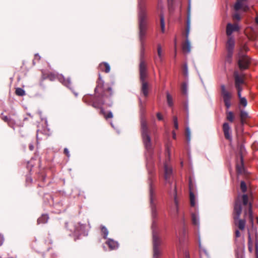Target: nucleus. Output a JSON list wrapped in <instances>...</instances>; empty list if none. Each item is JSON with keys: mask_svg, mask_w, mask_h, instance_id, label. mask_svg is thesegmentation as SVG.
Masks as SVG:
<instances>
[{"mask_svg": "<svg viewBox=\"0 0 258 258\" xmlns=\"http://www.w3.org/2000/svg\"><path fill=\"white\" fill-rule=\"evenodd\" d=\"M255 23L258 25V17L255 18Z\"/></svg>", "mask_w": 258, "mask_h": 258, "instance_id": "obj_55", "label": "nucleus"}, {"mask_svg": "<svg viewBox=\"0 0 258 258\" xmlns=\"http://www.w3.org/2000/svg\"><path fill=\"white\" fill-rule=\"evenodd\" d=\"M186 229H185V228H183V231H182V234H183L184 236H185V234H186Z\"/></svg>", "mask_w": 258, "mask_h": 258, "instance_id": "obj_53", "label": "nucleus"}, {"mask_svg": "<svg viewBox=\"0 0 258 258\" xmlns=\"http://www.w3.org/2000/svg\"><path fill=\"white\" fill-rule=\"evenodd\" d=\"M58 80L64 86H67L68 88H71L72 83L69 79H66L63 76H60L59 77Z\"/></svg>", "mask_w": 258, "mask_h": 258, "instance_id": "obj_23", "label": "nucleus"}, {"mask_svg": "<svg viewBox=\"0 0 258 258\" xmlns=\"http://www.w3.org/2000/svg\"><path fill=\"white\" fill-rule=\"evenodd\" d=\"M242 7V4L240 1H237L234 5V9L236 11L240 10Z\"/></svg>", "mask_w": 258, "mask_h": 258, "instance_id": "obj_38", "label": "nucleus"}, {"mask_svg": "<svg viewBox=\"0 0 258 258\" xmlns=\"http://www.w3.org/2000/svg\"><path fill=\"white\" fill-rule=\"evenodd\" d=\"M15 93L17 95L19 96H23L25 95V91L21 88H17L15 91Z\"/></svg>", "mask_w": 258, "mask_h": 258, "instance_id": "obj_33", "label": "nucleus"}, {"mask_svg": "<svg viewBox=\"0 0 258 258\" xmlns=\"http://www.w3.org/2000/svg\"><path fill=\"white\" fill-rule=\"evenodd\" d=\"M138 24V35L141 44V54L140 70V80L141 83V92L145 97L148 95L149 84L146 81L147 77V65L144 59L145 52V40L148 30V22L146 21L145 16L142 12L140 15Z\"/></svg>", "mask_w": 258, "mask_h": 258, "instance_id": "obj_1", "label": "nucleus"}, {"mask_svg": "<svg viewBox=\"0 0 258 258\" xmlns=\"http://www.w3.org/2000/svg\"><path fill=\"white\" fill-rule=\"evenodd\" d=\"M234 79V85L237 92H241L242 86L244 83V77L239 74L238 72L235 71L233 74Z\"/></svg>", "mask_w": 258, "mask_h": 258, "instance_id": "obj_10", "label": "nucleus"}, {"mask_svg": "<svg viewBox=\"0 0 258 258\" xmlns=\"http://www.w3.org/2000/svg\"><path fill=\"white\" fill-rule=\"evenodd\" d=\"M183 73L185 76H186L187 75L188 72V68H187V65L185 63L183 66Z\"/></svg>", "mask_w": 258, "mask_h": 258, "instance_id": "obj_41", "label": "nucleus"}, {"mask_svg": "<svg viewBox=\"0 0 258 258\" xmlns=\"http://www.w3.org/2000/svg\"><path fill=\"white\" fill-rule=\"evenodd\" d=\"M1 118L5 122H7L8 124L11 127H13L14 124H15V122L14 119L9 118L7 116L3 115V113L2 114Z\"/></svg>", "mask_w": 258, "mask_h": 258, "instance_id": "obj_22", "label": "nucleus"}, {"mask_svg": "<svg viewBox=\"0 0 258 258\" xmlns=\"http://www.w3.org/2000/svg\"><path fill=\"white\" fill-rule=\"evenodd\" d=\"M173 120L174 127L176 130H177L178 128L177 117L176 116H174L173 117Z\"/></svg>", "mask_w": 258, "mask_h": 258, "instance_id": "obj_37", "label": "nucleus"}, {"mask_svg": "<svg viewBox=\"0 0 258 258\" xmlns=\"http://www.w3.org/2000/svg\"><path fill=\"white\" fill-rule=\"evenodd\" d=\"M105 243L108 246L110 250L115 249L118 246L117 242L111 239H109L106 241Z\"/></svg>", "mask_w": 258, "mask_h": 258, "instance_id": "obj_21", "label": "nucleus"}, {"mask_svg": "<svg viewBox=\"0 0 258 258\" xmlns=\"http://www.w3.org/2000/svg\"><path fill=\"white\" fill-rule=\"evenodd\" d=\"M176 51H177V49H176V39L175 40V55H176Z\"/></svg>", "mask_w": 258, "mask_h": 258, "instance_id": "obj_54", "label": "nucleus"}, {"mask_svg": "<svg viewBox=\"0 0 258 258\" xmlns=\"http://www.w3.org/2000/svg\"><path fill=\"white\" fill-rule=\"evenodd\" d=\"M161 240L158 236L157 233L153 230V258H160L161 255V250L160 248Z\"/></svg>", "mask_w": 258, "mask_h": 258, "instance_id": "obj_6", "label": "nucleus"}, {"mask_svg": "<svg viewBox=\"0 0 258 258\" xmlns=\"http://www.w3.org/2000/svg\"><path fill=\"white\" fill-rule=\"evenodd\" d=\"M234 114L232 112L229 111L227 112L226 118L228 120L232 122L234 120Z\"/></svg>", "mask_w": 258, "mask_h": 258, "instance_id": "obj_35", "label": "nucleus"}, {"mask_svg": "<svg viewBox=\"0 0 258 258\" xmlns=\"http://www.w3.org/2000/svg\"><path fill=\"white\" fill-rule=\"evenodd\" d=\"M240 189L243 193H245L247 191V185L245 182L244 181H241L240 182Z\"/></svg>", "mask_w": 258, "mask_h": 258, "instance_id": "obj_34", "label": "nucleus"}, {"mask_svg": "<svg viewBox=\"0 0 258 258\" xmlns=\"http://www.w3.org/2000/svg\"><path fill=\"white\" fill-rule=\"evenodd\" d=\"M181 91L183 94H186L187 91V86L185 83H183L181 85Z\"/></svg>", "mask_w": 258, "mask_h": 258, "instance_id": "obj_40", "label": "nucleus"}, {"mask_svg": "<svg viewBox=\"0 0 258 258\" xmlns=\"http://www.w3.org/2000/svg\"><path fill=\"white\" fill-rule=\"evenodd\" d=\"M99 69L101 71L104 72L106 73H109L110 71L109 64L106 62L100 63L99 65Z\"/></svg>", "mask_w": 258, "mask_h": 258, "instance_id": "obj_20", "label": "nucleus"}, {"mask_svg": "<svg viewBox=\"0 0 258 258\" xmlns=\"http://www.w3.org/2000/svg\"><path fill=\"white\" fill-rule=\"evenodd\" d=\"M189 198H190V204L191 207H194L196 205L195 203V196L192 190L194 189L193 185L191 183V180H189Z\"/></svg>", "mask_w": 258, "mask_h": 258, "instance_id": "obj_16", "label": "nucleus"}, {"mask_svg": "<svg viewBox=\"0 0 258 258\" xmlns=\"http://www.w3.org/2000/svg\"><path fill=\"white\" fill-rule=\"evenodd\" d=\"M95 89V95H86L83 98L84 102L91 105L95 108H101L104 104L111 107L113 103L114 91L111 87L104 88V82L100 75Z\"/></svg>", "mask_w": 258, "mask_h": 258, "instance_id": "obj_3", "label": "nucleus"}, {"mask_svg": "<svg viewBox=\"0 0 258 258\" xmlns=\"http://www.w3.org/2000/svg\"><path fill=\"white\" fill-rule=\"evenodd\" d=\"M167 101L169 106L172 107L173 105V102L172 96L168 93H167Z\"/></svg>", "mask_w": 258, "mask_h": 258, "instance_id": "obj_31", "label": "nucleus"}, {"mask_svg": "<svg viewBox=\"0 0 258 258\" xmlns=\"http://www.w3.org/2000/svg\"><path fill=\"white\" fill-rule=\"evenodd\" d=\"M244 49L245 50H246V47H244Z\"/></svg>", "mask_w": 258, "mask_h": 258, "instance_id": "obj_60", "label": "nucleus"}, {"mask_svg": "<svg viewBox=\"0 0 258 258\" xmlns=\"http://www.w3.org/2000/svg\"><path fill=\"white\" fill-rule=\"evenodd\" d=\"M172 134L173 138L174 139H176V134H175V132L174 131H172Z\"/></svg>", "mask_w": 258, "mask_h": 258, "instance_id": "obj_52", "label": "nucleus"}, {"mask_svg": "<svg viewBox=\"0 0 258 258\" xmlns=\"http://www.w3.org/2000/svg\"><path fill=\"white\" fill-rule=\"evenodd\" d=\"M247 116H248V114L245 111H241L240 114V117L241 122L242 123H244V120L247 117Z\"/></svg>", "mask_w": 258, "mask_h": 258, "instance_id": "obj_30", "label": "nucleus"}, {"mask_svg": "<svg viewBox=\"0 0 258 258\" xmlns=\"http://www.w3.org/2000/svg\"><path fill=\"white\" fill-rule=\"evenodd\" d=\"M38 186H43V185H42V184H38Z\"/></svg>", "mask_w": 258, "mask_h": 258, "instance_id": "obj_58", "label": "nucleus"}, {"mask_svg": "<svg viewBox=\"0 0 258 258\" xmlns=\"http://www.w3.org/2000/svg\"><path fill=\"white\" fill-rule=\"evenodd\" d=\"M250 63V58L246 55L241 54V51L238 53V64L241 70L247 69Z\"/></svg>", "mask_w": 258, "mask_h": 258, "instance_id": "obj_9", "label": "nucleus"}, {"mask_svg": "<svg viewBox=\"0 0 258 258\" xmlns=\"http://www.w3.org/2000/svg\"><path fill=\"white\" fill-rule=\"evenodd\" d=\"M241 92H237V95L239 99V103L240 104L245 107L247 105V100L245 97H242L241 95Z\"/></svg>", "mask_w": 258, "mask_h": 258, "instance_id": "obj_26", "label": "nucleus"}, {"mask_svg": "<svg viewBox=\"0 0 258 258\" xmlns=\"http://www.w3.org/2000/svg\"><path fill=\"white\" fill-rule=\"evenodd\" d=\"M29 149L30 151H33L34 149V146L32 144H30L29 145Z\"/></svg>", "mask_w": 258, "mask_h": 258, "instance_id": "obj_51", "label": "nucleus"}, {"mask_svg": "<svg viewBox=\"0 0 258 258\" xmlns=\"http://www.w3.org/2000/svg\"><path fill=\"white\" fill-rule=\"evenodd\" d=\"M235 46V40L233 37H229L228 38L226 44V50L227 52L226 57V61L230 63L232 61V58L233 53V50Z\"/></svg>", "mask_w": 258, "mask_h": 258, "instance_id": "obj_7", "label": "nucleus"}, {"mask_svg": "<svg viewBox=\"0 0 258 258\" xmlns=\"http://www.w3.org/2000/svg\"><path fill=\"white\" fill-rule=\"evenodd\" d=\"M149 198L150 205L152 211V215L153 218H155L157 215L156 211V194L154 190V186L153 185V181L151 179L149 181Z\"/></svg>", "mask_w": 258, "mask_h": 258, "instance_id": "obj_4", "label": "nucleus"}, {"mask_svg": "<svg viewBox=\"0 0 258 258\" xmlns=\"http://www.w3.org/2000/svg\"><path fill=\"white\" fill-rule=\"evenodd\" d=\"M257 223H258V218H257Z\"/></svg>", "mask_w": 258, "mask_h": 258, "instance_id": "obj_61", "label": "nucleus"}, {"mask_svg": "<svg viewBox=\"0 0 258 258\" xmlns=\"http://www.w3.org/2000/svg\"><path fill=\"white\" fill-rule=\"evenodd\" d=\"M141 132L144 145L147 149L150 150L152 147L151 138L147 122L145 120L141 122Z\"/></svg>", "mask_w": 258, "mask_h": 258, "instance_id": "obj_5", "label": "nucleus"}, {"mask_svg": "<svg viewBox=\"0 0 258 258\" xmlns=\"http://www.w3.org/2000/svg\"><path fill=\"white\" fill-rule=\"evenodd\" d=\"M50 76L51 78H53L54 77V76L51 75V74Z\"/></svg>", "mask_w": 258, "mask_h": 258, "instance_id": "obj_57", "label": "nucleus"}, {"mask_svg": "<svg viewBox=\"0 0 258 258\" xmlns=\"http://www.w3.org/2000/svg\"><path fill=\"white\" fill-rule=\"evenodd\" d=\"M38 179L41 181L44 182L45 179V175L43 173L41 174L39 176Z\"/></svg>", "mask_w": 258, "mask_h": 258, "instance_id": "obj_44", "label": "nucleus"}, {"mask_svg": "<svg viewBox=\"0 0 258 258\" xmlns=\"http://www.w3.org/2000/svg\"><path fill=\"white\" fill-rule=\"evenodd\" d=\"M138 21H139V17L140 14L143 12L145 16L146 21L148 22V14L146 10V1L145 0H138Z\"/></svg>", "mask_w": 258, "mask_h": 258, "instance_id": "obj_11", "label": "nucleus"}, {"mask_svg": "<svg viewBox=\"0 0 258 258\" xmlns=\"http://www.w3.org/2000/svg\"><path fill=\"white\" fill-rule=\"evenodd\" d=\"M157 54L158 57H157L156 56L154 57V61L156 64H157V63L158 61L161 62L162 60L163 52L162 50L161 46L160 44H158L157 45Z\"/></svg>", "mask_w": 258, "mask_h": 258, "instance_id": "obj_17", "label": "nucleus"}, {"mask_svg": "<svg viewBox=\"0 0 258 258\" xmlns=\"http://www.w3.org/2000/svg\"><path fill=\"white\" fill-rule=\"evenodd\" d=\"M158 8H159V7H161V6L160 5V3H159V4H158Z\"/></svg>", "mask_w": 258, "mask_h": 258, "instance_id": "obj_56", "label": "nucleus"}, {"mask_svg": "<svg viewBox=\"0 0 258 258\" xmlns=\"http://www.w3.org/2000/svg\"><path fill=\"white\" fill-rule=\"evenodd\" d=\"M182 49L184 53H189L190 51V44L188 40H185L182 44Z\"/></svg>", "mask_w": 258, "mask_h": 258, "instance_id": "obj_24", "label": "nucleus"}, {"mask_svg": "<svg viewBox=\"0 0 258 258\" xmlns=\"http://www.w3.org/2000/svg\"><path fill=\"white\" fill-rule=\"evenodd\" d=\"M185 136L186 140L189 142L190 140V133L189 129L187 128L185 130Z\"/></svg>", "mask_w": 258, "mask_h": 258, "instance_id": "obj_39", "label": "nucleus"}, {"mask_svg": "<svg viewBox=\"0 0 258 258\" xmlns=\"http://www.w3.org/2000/svg\"><path fill=\"white\" fill-rule=\"evenodd\" d=\"M239 30V27L237 24H232L228 23L226 26V35L229 37H231L232 33L234 31H238Z\"/></svg>", "mask_w": 258, "mask_h": 258, "instance_id": "obj_12", "label": "nucleus"}, {"mask_svg": "<svg viewBox=\"0 0 258 258\" xmlns=\"http://www.w3.org/2000/svg\"><path fill=\"white\" fill-rule=\"evenodd\" d=\"M172 170L171 167L166 164L164 165V178L166 182H169V178L171 175Z\"/></svg>", "mask_w": 258, "mask_h": 258, "instance_id": "obj_18", "label": "nucleus"}, {"mask_svg": "<svg viewBox=\"0 0 258 258\" xmlns=\"http://www.w3.org/2000/svg\"><path fill=\"white\" fill-rule=\"evenodd\" d=\"M248 248L249 252H252L253 251V242L251 239L250 235L248 233Z\"/></svg>", "mask_w": 258, "mask_h": 258, "instance_id": "obj_28", "label": "nucleus"}, {"mask_svg": "<svg viewBox=\"0 0 258 258\" xmlns=\"http://www.w3.org/2000/svg\"><path fill=\"white\" fill-rule=\"evenodd\" d=\"M192 223L194 225L197 226L199 225V221L197 215L195 214H192L191 215Z\"/></svg>", "mask_w": 258, "mask_h": 258, "instance_id": "obj_36", "label": "nucleus"}, {"mask_svg": "<svg viewBox=\"0 0 258 258\" xmlns=\"http://www.w3.org/2000/svg\"><path fill=\"white\" fill-rule=\"evenodd\" d=\"M74 94H75V95L76 96H77V95H78V94H77V93H74Z\"/></svg>", "mask_w": 258, "mask_h": 258, "instance_id": "obj_59", "label": "nucleus"}, {"mask_svg": "<svg viewBox=\"0 0 258 258\" xmlns=\"http://www.w3.org/2000/svg\"><path fill=\"white\" fill-rule=\"evenodd\" d=\"M99 108L100 109L99 112L100 114L102 115L106 120L113 118V115L111 111H109L108 112H106L102 108V106Z\"/></svg>", "mask_w": 258, "mask_h": 258, "instance_id": "obj_19", "label": "nucleus"}, {"mask_svg": "<svg viewBox=\"0 0 258 258\" xmlns=\"http://www.w3.org/2000/svg\"><path fill=\"white\" fill-rule=\"evenodd\" d=\"M40 56L38 54L35 55L34 59L33 61V64H35L36 62L38 61L40 59Z\"/></svg>", "mask_w": 258, "mask_h": 258, "instance_id": "obj_42", "label": "nucleus"}, {"mask_svg": "<svg viewBox=\"0 0 258 258\" xmlns=\"http://www.w3.org/2000/svg\"><path fill=\"white\" fill-rule=\"evenodd\" d=\"M190 5H189L188 7L186 26L185 32V34H184L186 40H188V36H189V31H190Z\"/></svg>", "mask_w": 258, "mask_h": 258, "instance_id": "obj_14", "label": "nucleus"}, {"mask_svg": "<svg viewBox=\"0 0 258 258\" xmlns=\"http://www.w3.org/2000/svg\"><path fill=\"white\" fill-rule=\"evenodd\" d=\"M157 117L159 120H162L163 119V116L160 112L157 113Z\"/></svg>", "mask_w": 258, "mask_h": 258, "instance_id": "obj_47", "label": "nucleus"}, {"mask_svg": "<svg viewBox=\"0 0 258 258\" xmlns=\"http://www.w3.org/2000/svg\"><path fill=\"white\" fill-rule=\"evenodd\" d=\"M63 153L68 157H69L70 156L69 151L67 148L64 149Z\"/></svg>", "mask_w": 258, "mask_h": 258, "instance_id": "obj_46", "label": "nucleus"}, {"mask_svg": "<svg viewBox=\"0 0 258 258\" xmlns=\"http://www.w3.org/2000/svg\"><path fill=\"white\" fill-rule=\"evenodd\" d=\"M236 171L239 174H245V169L244 167L243 157H241L239 161H237L236 163Z\"/></svg>", "mask_w": 258, "mask_h": 258, "instance_id": "obj_13", "label": "nucleus"}, {"mask_svg": "<svg viewBox=\"0 0 258 258\" xmlns=\"http://www.w3.org/2000/svg\"><path fill=\"white\" fill-rule=\"evenodd\" d=\"M252 194L250 192L242 195H238L234 202V210L233 212V218L234 223L238 227L239 230H244L245 227L246 221L244 219H240V216L242 212V205L245 207L244 210V217L245 218L248 217L249 222L252 225L253 223V218L252 211Z\"/></svg>", "mask_w": 258, "mask_h": 258, "instance_id": "obj_2", "label": "nucleus"}, {"mask_svg": "<svg viewBox=\"0 0 258 258\" xmlns=\"http://www.w3.org/2000/svg\"><path fill=\"white\" fill-rule=\"evenodd\" d=\"M255 253L257 254L258 253V240H257L256 235H255Z\"/></svg>", "mask_w": 258, "mask_h": 258, "instance_id": "obj_43", "label": "nucleus"}, {"mask_svg": "<svg viewBox=\"0 0 258 258\" xmlns=\"http://www.w3.org/2000/svg\"><path fill=\"white\" fill-rule=\"evenodd\" d=\"M49 217L47 214H43L39 217L37 220V223L39 224H45L47 222Z\"/></svg>", "mask_w": 258, "mask_h": 258, "instance_id": "obj_25", "label": "nucleus"}, {"mask_svg": "<svg viewBox=\"0 0 258 258\" xmlns=\"http://www.w3.org/2000/svg\"><path fill=\"white\" fill-rule=\"evenodd\" d=\"M160 25L161 31L162 33H164L165 31V22L164 17L161 14H160Z\"/></svg>", "mask_w": 258, "mask_h": 258, "instance_id": "obj_32", "label": "nucleus"}, {"mask_svg": "<svg viewBox=\"0 0 258 258\" xmlns=\"http://www.w3.org/2000/svg\"><path fill=\"white\" fill-rule=\"evenodd\" d=\"M221 95L223 97L224 104L227 109H229L231 106V99L232 97V93L226 89L224 85L221 86Z\"/></svg>", "mask_w": 258, "mask_h": 258, "instance_id": "obj_8", "label": "nucleus"}, {"mask_svg": "<svg viewBox=\"0 0 258 258\" xmlns=\"http://www.w3.org/2000/svg\"><path fill=\"white\" fill-rule=\"evenodd\" d=\"M238 150H239V158H240L241 157H243L244 155V154L246 153V150L245 149L244 146L243 145L241 144L238 146Z\"/></svg>", "mask_w": 258, "mask_h": 258, "instance_id": "obj_27", "label": "nucleus"}, {"mask_svg": "<svg viewBox=\"0 0 258 258\" xmlns=\"http://www.w3.org/2000/svg\"><path fill=\"white\" fill-rule=\"evenodd\" d=\"M79 228L80 227L78 226L77 228H75L74 230H71L72 231H73L74 233H78L79 232Z\"/></svg>", "mask_w": 258, "mask_h": 258, "instance_id": "obj_50", "label": "nucleus"}, {"mask_svg": "<svg viewBox=\"0 0 258 258\" xmlns=\"http://www.w3.org/2000/svg\"><path fill=\"white\" fill-rule=\"evenodd\" d=\"M100 229L103 237L104 239H106L108 234V231L107 229L104 226H101Z\"/></svg>", "mask_w": 258, "mask_h": 258, "instance_id": "obj_29", "label": "nucleus"}, {"mask_svg": "<svg viewBox=\"0 0 258 258\" xmlns=\"http://www.w3.org/2000/svg\"><path fill=\"white\" fill-rule=\"evenodd\" d=\"M233 19L234 20H240V16H239V14H235L234 16H233Z\"/></svg>", "mask_w": 258, "mask_h": 258, "instance_id": "obj_48", "label": "nucleus"}, {"mask_svg": "<svg viewBox=\"0 0 258 258\" xmlns=\"http://www.w3.org/2000/svg\"><path fill=\"white\" fill-rule=\"evenodd\" d=\"M222 128L225 139L228 140H231V128L229 126V123L227 122L224 123L223 124Z\"/></svg>", "mask_w": 258, "mask_h": 258, "instance_id": "obj_15", "label": "nucleus"}, {"mask_svg": "<svg viewBox=\"0 0 258 258\" xmlns=\"http://www.w3.org/2000/svg\"><path fill=\"white\" fill-rule=\"evenodd\" d=\"M241 235L240 232L238 230H236L235 232V236L236 238L239 237Z\"/></svg>", "mask_w": 258, "mask_h": 258, "instance_id": "obj_49", "label": "nucleus"}, {"mask_svg": "<svg viewBox=\"0 0 258 258\" xmlns=\"http://www.w3.org/2000/svg\"><path fill=\"white\" fill-rule=\"evenodd\" d=\"M175 195L174 196V202L176 206V212L178 213V208L177 207V201L176 200V186L175 185Z\"/></svg>", "mask_w": 258, "mask_h": 258, "instance_id": "obj_45", "label": "nucleus"}]
</instances>
